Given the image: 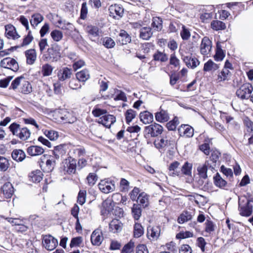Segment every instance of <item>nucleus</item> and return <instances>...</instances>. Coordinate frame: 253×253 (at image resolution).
<instances>
[{
    "instance_id": "obj_1",
    "label": "nucleus",
    "mask_w": 253,
    "mask_h": 253,
    "mask_svg": "<svg viewBox=\"0 0 253 253\" xmlns=\"http://www.w3.org/2000/svg\"><path fill=\"white\" fill-rule=\"evenodd\" d=\"M62 57L61 46L57 43L51 44L46 52H44L42 59L43 61H50L57 62Z\"/></svg>"
},
{
    "instance_id": "obj_2",
    "label": "nucleus",
    "mask_w": 253,
    "mask_h": 253,
    "mask_svg": "<svg viewBox=\"0 0 253 253\" xmlns=\"http://www.w3.org/2000/svg\"><path fill=\"white\" fill-rule=\"evenodd\" d=\"M163 131V126L157 123H154L145 127L144 136L146 138L149 136L154 137H157L162 134Z\"/></svg>"
},
{
    "instance_id": "obj_3",
    "label": "nucleus",
    "mask_w": 253,
    "mask_h": 253,
    "mask_svg": "<svg viewBox=\"0 0 253 253\" xmlns=\"http://www.w3.org/2000/svg\"><path fill=\"white\" fill-rule=\"evenodd\" d=\"M253 90L252 85L250 83H246L237 90L236 94L239 98L242 100L248 99L251 97Z\"/></svg>"
},
{
    "instance_id": "obj_4",
    "label": "nucleus",
    "mask_w": 253,
    "mask_h": 253,
    "mask_svg": "<svg viewBox=\"0 0 253 253\" xmlns=\"http://www.w3.org/2000/svg\"><path fill=\"white\" fill-rule=\"evenodd\" d=\"M253 206L249 205L247 201L239 198L238 210L239 214L242 216L249 217L253 213Z\"/></svg>"
},
{
    "instance_id": "obj_5",
    "label": "nucleus",
    "mask_w": 253,
    "mask_h": 253,
    "mask_svg": "<svg viewBox=\"0 0 253 253\" xmlns=\"http://www.w3.org/2000/svg\"><path fill=\"white\" fill-rule=\"evenodd\" d=\"M99 190L103 193L108 194L115 190V182L113 180L105 179L101 180L98 185Z\"/></svg>"
},
{
    "instance_id": "obj_6",
    "label": "nucleus",
    "mask_w": 253,
    "mask_h": 253,
    "mask_svg": "<svg viewBox=\"0 0 253 253\" xmlns=\"http://www.w3.org/2000/svg\"><path fill=\"white\" fill-rule=\"evenodd\" d=\"M58 243V240L50 235H46L43 237L42 244L47 250H53L57 246Z\"/></svg>"
},
{
    "instance_id": "obj_7",
    "label": "nucleus",
    "mask_w": 253,
    "mask_h": 253,
    "mask_svg": "<svg viewBox=\"0 0 253 253\" xmlns=\"http://www.w3.org/2000/svg\"><path fill=\"white\" fill-rule=\"evenodd\" d=\"M0 67L16 72L19 69L18 64L13 58L6 57L0 61Z\"/></svg>"
},
{
    "instance_id": "obj_8",
    "label": "nucleus",
    "mask_w": 253,
    "mask_h": 253,
    "mask_svg": "<svg viewBox=\"0 0 253 253\" xmlns=\"http://www.w3.org/2000/svg\"><path fill=\"white\" fill-rule=\"evenodd\" d=\"M110 16L116 19H119L123 17L124 9L122 5L115 4L111 5L109 8Z\"/></svg>"
},
{
    "instance_id": "obj_9",
    "label": "nucleus",
    "mask_w": 253,
    "mask_h": 253,
    "mask_svg": "<svg viewBox=\"0 0 253 253\" xmlns=\"http://www.w3.org/2000/svg\"><path fill=\"white\" fill-rule=\"evenodd\" d=\"M212 42L207 37H204L201 42L200 51L204 55H208L211 50Z\"/></svg>"
},
{
    "instance_id": "obj_10",
    "label": "nucleus",
    "mask_w": 253,
    "mask_h": 253,
    "mask_svg": "<svg viewBox=\"0 0 253 253\" xmlns=\"http://www.w3.org/2000/svg\"><path fill=\"white\" fill-rule=\"evenodd\" d=\"M72 75V69L67 67H64L59 70L57 77L59 81H64L69 79Z\"/></svg>"
},
{
    "instance_id": "obj_11",
    "label": "nucleus",
    "mask_w": 253,
    "mask_h": 253,
    "mask_svg": "<svg viewBox=\"0 0 253 253\" xmlns=\"http://www.w3.org/2000/svg\"><path fill=\"white\" fill-rule=\"evenodd\" d=\"M115 122L116 118L114 115L106 114L99 118V123L109 128Z\"/></svg>"
},
{
    "instance_id": "obj_12",
    "label": "nucleus",
    "mask_w": 253,
    "mask_h": 253,
    "mask_svg": "<svg viewBox=\"0 0 253 253\" xmlns=\"http://www.w3.org/2000/svg\"><path fill=\"white\" fill-rule=\"evenodd\" d=\"M67 169L66 172L69 174H74L76 171L77 160L71 157L65 160Z\"/></svg>"
},
{
    "instance_id": "obj_13",
    "label": "nucleus",
    "mask_w": 253,
    "mask_h": 253,
    "mask_svg": "<svg viewBox=\"0 0 253 253\" xmlns=\"http://www.w3.org/2000/svg\"><path fill=\"white\" fill-rule=\"evenodd\" d=\"M91 242L93 245L99 246L103 240V237L102 236V232L98 229L93 231L90 237Z\"/></svg>"
},
{
    "instance_id": "obj_14",
    "label": "nucleus",
    "mask_w": 253,
    "mask_h": 253,
    "mask_svg": "<svg viewBox=\"0 0 253 253\" xmlns=\"http://www.w3.org/2000/svg\"><path fill=\"white\" fill-rule=\"evenodd\" d=\"M168 134L167 132L165 136H162L160 139L155 141L154 145L157 148H165L171 144V141L169 138Z\"/></svg>"
},
{
    "instance_id": "obj_15",
    "label": "nucleus",
    "mask_w": 253,
    "mask_h": 253,
    "mask_svg": "<svg viewBox=\"0 0 253 253\" xmlns=\"http://www.w3.org/2000/svg\"><path fill=\"white\" fill-rule=\"evenodd\" d=\"M220 156V153L218 151H212L211 156H210V160L206 161L209 163L210 166V169H211V170L212 171L215 170V168L217 165V163Z\"/></svg>"
},
{
    "instance_id": "obj_16",
    "label": "nucleus",
    "mask_w": 253,
    "mask_h": 253,
    "mask_svg": "<svg viewBox=\"0 0 253 253\" xmlns=\"http://www.w3.org/2000/svg\"><path fill=\"white\" fill-rule=\"evenodd\" d=\"M131 41V37L124 30H121L117 36V42L120 44L125 45L127 43L130 42Z\"/></svg>"
},
{
    "instance_id": "obj_17",
    "label": "nucleus",
    "mask_w": 253,
    "mask_h": 253,
    "mask_svg": "<svg viewBox=\"0 0 253 253\" xmlns=\"http://www.w3.org/2000/svg\"><path fill=\"white\" fill-rule=\"evenodd\" d=\"M5 35L7 38L15 40L20 38V36L17 33L16 28L13 25H6L5 26Z\"/></svg>"
},
{
    "instance_id": "obj_18",
    "label": "nucleus",
    "mask_w": 253,
    "mask_h": 253,
    "mask_svg": "<svg viewBox=\"0 0 253 253\" xmlns=\"http://www.w3.org/2000/svg\"><path fill=\"white\" fill-rule=\"evenodd\" d=\"M210 166L208 162H205L204 164H199L198 165L197 168V170L198 171V174L201 178L204 179L207 178L208 169H209L211 170V169H210Z\"/></svg>"
},
{
    "instance_id": "obj_19",
    "label": "nucleus",
    "mask_w": 253,
    "mask_h": 253,
    "mask_svg": "<svg viewBox=\"0 0 253 253\" xmlns=\"http://www.w3.org/2000/svg\"><path fill=\"white\" fill-rule=\"evenodd\" d=\"M85 31L92 41H95L93 38H98L100 36V32L97 26L91 25H88L85 28Z\"/></svg>"
},
{
    "instance_id": "obj_20",
    "label": "nucleus",
    "mask_w": 253,
    "mask_h": 253,
    "mask_svg": "<svg viewBox=\"0 0 253 253\" xmlns=\"http://www.w3.org/2000/svg\"><path fill=\"white\" fill-rule=\"evenodd\" d=\"M1 191L6 198H10L14 193V188L9 182L5 183L1 188Z\"/></svg>"
},
{
    "instance_id": "obj_21",
    "label": "nucleus",
    "mask_w": 253,
    "mask_h": 253,
    "mask_svg": "<svg viewBox=\"0 0 253 253\" xmlns=\"http://www.w3.org/2000/svg\"><path fill=\"white\" fill-rule=\"evenodd\" d=\"M152 35L153 31L150 27H143L139 30V37L143 40H149Z\"/></svg>"
},
{
    "instance_id": "obj_22",
    "label": "nucleus",
    "mask_w": 253,
    "mask_h": 253,
    "mask_svg": "<svg viewBox=\"0 0 253 253\" xmlns=\"http://www.w3.org/2000/svg\"><path fill=\"white\" fill-rule=\"evenodd\" d=\"M178 132L180 136L183 135L187 137H191L194 134V129L188 125H184L178 128Z\"/></svg>"
},
{
    "instance_id": "obj_23",
    "label": "nucleus",
    "mask_w": 253,
    "mask_h": 253,
    "mask_svg": "<svg viewBox=\"0 0 253 253\" xmlns=\"http://www.w3.org/2000/svg\"><path fill=\"white\" fill-rule=\"evenodd\" d=\"M44 149L39 146L33 145L29 147L27 149V153L31 156H36L43 153Z\"/></svg>"
},
{
    "instance_id": "obj_24",
    "label": "nucleus",
    "mask_w": 253,
    "mask_h": 253,
    "mask_svg": "<svg viewBox=\"0 0 253 253\" xmlns=\"http://www.w3.org/2000/svg\"><path fill=\"white\" fill-rule=\"evenodd\" d=\"M26 62L29 65H33L37 58V53L35 49H30L25 51Z\"/></svg>"
},
{
    "instance_id": "obj_25",
    "label": "nucleus",
    "mask_w": 253,
    "mask_h": 253,
    "mask_svg": "<svg viewBox=\"0 0 253 253\" xmlns=\"http://www.w3.org/2000/svg\"><path fill=\"white\" fill-rule=\"evenodd\" d=\"M139 118L140 121L143 124H148L153 122V115L151 113L145 111L140 113Z\"/></svg>"
},
{
    "instance_id": "obj_26",
    "label": "nucleus",
    "mask_w": 253,
    "mask_h": 253,
    "mask_svg": "<svg viewBox=\"0 0 253 253\" xmlns=\"http://www.w3.org/2000/svg\"><path fill=\"white\" fill-rule=\"evenodd\" d=\"M113 210V205L110 200L104 201L102 204L101 214L107 215Z\"/></svg>"
},
{
    "instance_id": "obj_27",
    "label": "nucleus",
    "mask_w": 253,
    "mask_h": 253,
    "mask_svg": "<svg viewBox=\"0 0 253 253\" xmlns=\"http://www.w3.org/2000/svg\"><path fill=\"white\" fill-rule=\"evenodd\" d=\"M11 156L12 159L16 162H22L25 159L26 154L21 149H14L11 153Z\"/></svg>"
},
{
    "instance_id": "obj_28",
    "label": "nucleus",
    "mask_w": 253,
    "mask_h": 253,
    "mask_svg": "<svg viewBox=\"0 0 253 253\" xmlns=\"http://www.w3.org/2000/svg\"><path fill=\"white\" fill-rule=\"evenodd\" d=\"M33 40V37L32 35V32L31 31H29L28 34L23 40V42L20 45H17L15 46L11 47L9 50H13L14 49H16L20 47L24 46L29 44Z\"/></svg>"
},
{
    "instance_id": "obj_29",
    "label": "nucleus",
    "mask_w": 253,
    "mask_h": 253,
    "mask_svg": "<svg viewBox=\"0 0 253 253\" xmlns=\"http://www.w3.org/2000/svg\"><path fill=\"white\" fill-rule=\"evenodd\" d=\"M155 119L157 122L164 123L169 119V114L166 111L161 110L160 112L155 113Z\"/></svg>"
},
{
    "instance_id": "obj_30",
    "label": "nucleus",
    "mask_w": 253,
    "mask_h": 253,
    "mask_svg": "<svg viewBox=\"0 0 253 253\" xmlns=\"http://www.w3.org/2000/svg\"><path fill=\"white\" fill-rule=\"evenodd\" d=\"M42 173L40 170L32 171L29 175L30 180L33 182H39L42 179Z\"/></svg>"
},
{
    "instance_id": "obj_31",
    "label": "nucleus",
    "mask_w": 253,
    "mask_h": 253,
    "mask_svg": "<svg viewBox=\"0 0 253 253\" xmlns=\"http://www.w3.org/2000/svg\"><path fill=\"white\" fill-rule=\"evenodd\" d=\"M137 202L140 207L144 208L147 207L149 204L148 196L144 192L141 193L137 198Z\"/></svg>"
},
{
    "instance_id": "obj_32",
    "label": "nucleus",
    "mask_w": 253,
    "mask_h": 253,
    "mask_svg": "<svg viewBox=\"0 0 253 253\" xmlns=\"http://www.w3.org/2000/svg\"><path fill=\"white\" fill-rule=\"evenodd\" d=\"M151 27L154 31H160L163 28V20L159 17H153Z\"/></svg>"
},
{
    "instance_id": "obj_33",
    "label": "nucleus",
    "mask_w": 253,
    "mask_h": 253,
    "mask_svg": "<svg viewBox=\"0 0 253 253\" xmlns=\"http://www.w3.org/2000/svg\"><path fill=\"white\" fill-rule=\"evenodd\" d=\"M214 185L220 188H224L227 185V182L223 179L219 173L217 172L213 176Z\"/></svg>"
},
{
    "instance_id": "obj_34",
    "label": "nucleus",
    "mask_w": 253,
    "mask_h": 253,
    "mask_svg": "<svg viewBox=\"0 0 253 253\" xmlns=\"http://www.w3.org/2000/svg\"><path fill=\"white\" fill-rule=\"evenodd\" d=\"M142 210L140 205L134 204L131 208L132 215L135 220H138L141 216Z\"/></svg>"
},
{
    "instance_id": "obj_35",
    "label": "nucleus",
    "mask_w": 253,
    "mask_h": 253,
    "mask_svg": "<svg viewBox=\"0 0 253 253\" xmlns=\"http://www.w3.org/2000/svg\"><path fill=\"white\" fill-rule=\"evenodd\" d=\"M193 217L192 212L187 211H183L178 217L177 221L180 224H182L185 222L190 220Z\"/></svg>"
},
{
    "instance_id": "obj_36",
    "label": "nucleus",
    "mask_w": 253,
    "mask_h": 253,
    "mask_svg": "<svg viewBox=\"0 0 253 253\" xmlns=\"http://www.w3.org/2000/svg\"><path fill=\"white\" fill-rule=\"evenodd\" d=\"M77 79L80 82H85L90 77L89 71L87 69H84L76 74Z\"/></svg>"
},
{
    "instance_id": "obj_37",
    "label": "nucleus",
    "mask_w": 253,
    "mask_h": 253,
    "mask_svg": "<svg viewBox=\"0 0 253 253\" xmlns=\"http://www.w3.org/2000/svg\"><path fill=\"white\" fill-rule=\"evenodd\" d=\"M219 68V66L210 59L204 64L203 70L205 72H209L211 71H215Z\"/></svg>"
},
{
    "instance_id": "obj_38",
    "label": "nucleus",
    "mask_w": 253,
    "mask_h": 253,
    "mask_svg": "<svg viewBox=\"0 0 253 253\" xmlns=\"http://www.w3.org/2000/svg\"><path fill=\"white\" fill-rule=\"evenodd\" d=\"M160 234V228L159 226L153 227L148 228L147 236L152 238L153 239H157Z\"/></svg>"
},
{
    "instance_id": "obj_39",
    "label": "nucleus",
    "mask_w": 253,
    "mask_h": 253,
    "mask_svg": "<svg viewBox=\"0 0 253 253\" xmlns=\"http://www.w3.org/2000/svg\"><path fill=\"white\" fill-rule=\"evenodd\" d=\"M8 128L13 135L17 137H19L20 131L22 128L19 124L16 123H13L10 125Z\"/></svg>"
},
{
    "instance_id": "obj_40",
    "label": "nucleus",
    "mask_w": 253,
    "mask_h": 253,
    "mask_svg": "<svg viewBox=\"0 0 253 253\" xmlns=\"http://www.w3.org/2000/svg\"><path fill=\"white\" fill-rule=\"evenodd\" d=\"M211 25V28L215 31L223 30L226 28L225 24L219 20H213Z\"/></svg>"
},
{
    "instance_id": "obj_41",
    "label": "nucleus",
    "mask_w": 253,
    "mask_h": 253,
    "mask_svg": "<svg viewBox=\"0 0 253 253\" xmlns=\"http://www.w3.org/2000/svg\"><path fill=\"white\" fill-rule=\"evenodd\" d=\"M193 165L188 162H185L182 166L181 170L182 173L187 176H191L192 174V169Z\"/></svg>"
},
{
    "instance_id": "obj_42",
    "label": "nucleus",
    "mask_w": 253,
    "mask_h": 253,
    "mask_svg": "<svg viewBox=\"0 0 253 253\" xmlns=\"http://www.w3.org/2000/svg\"><path fill=\"white\" fill-rule=\"evenodd\" d=\"M31 17L30 23L33 27L38 26L43 20V17L40 13H35L32 15Z\"/></svg>"
},
{
    "instance_id": "obj_43",
    "label": "nucleus",
    "mask_w": 253,
    "mask_h": 253,
    "mask_svg": "<svg viewBox=\"0 0 253 253\" xmlns=\"http://www.w3.org/2000/svg\"><path fill=\"white\" fill-rule=\"evenodd\" d=\"M153 59L155 61L164 62L168 60V57L164 52L157 50L153 55Z\"/></svg>"
},
{
    "instance_id": "obj_44",
    "label": "nucleus",
    "mask_w": 253,
    "mask_h": 253,
    "mask_svg": "<svg viewBox=\"0 0 253 253\" xmlns=\"http://www.w3.org/2000/svg\"><path fill=\"white\" fill-rule=\"evenodd\" d=\"M133 235L135 238L141 237L144 233V229L141 224L135 223L133 227Z\"/></svg>"
},
{
    "instance_id": "obj_45",
    "label": "nucleus",
    "mask_w": 253,
    "mask_h": 253,
    "mask_svg": "<svg viewBox=\"0 0 253 253\" xmlns=\"http://www.w3.org/2000/svg\"><path fill=\"white\" fill-rule=\"evenodd\" d=\"M10 161L6 158L0 156V171H6L10 166Z\"/></svg>"
},
{
    "instance_id": "obj_46",
    "label": "nucleus",
    "mask_w": 253,
    "mask_h": 253,
    "mask_svg": "<svg viewBox=\"0 0 253 253\" xmlns=\"http://www.w3.org/2000/svg\"><path fill=\"white\" fill-rule=\"evenodd\" d=\"M136 112L133 109H129L127 110L125 114L126 123L127 124H129L132 120L136 117Z\"/></svg>"
},
{
    "instance_id": "obj_47",
    "label": "nucleus",
    "mask_w": 253,
    "mask_h": 253,
    "mask_svg": "<svg viewBox=\"0 0 253 253\" xmlns=\"http://www.w3.org/2000/svg\"><path fill=\"white\" fill-rule=\"evenodd\" d=\"M110 231L113 233L119 232L122 229V227L118 220H113L109 223Z\"/></svg>"
},
{
    "instance_id": "obj_48",
    "label": "nucleus",
    "mask_w": 253,
    "mask_h": 253,
    "mask_svg": "<svg viewBox=\"0 0 253 253\" xmlns=\"http://www.w3.org/2000/svg\"><path fill=\"white\" fill-rule=\"evenodd\" d=\"M31 135V132L27 127H22L18 138L22 141L27 140Z\"/></svg>"
},
{
    "instance_id": "obj_49",
    "label": "nucleus",
    "mask_w": 253,
    "mask_h": 253,
    "mask_svg": "<svg viewBox=\"0 0 253 253\" xmlns=\"http://www.w3.org/2000/svg\"><path fill=\"white\" fill-rule=\"evenodd\" d=\"M103 45L107 48H111L115 46V42L110 37H106L101 39Z\"/></svg>"
},
{
    "instance_id": "obj_50",
    "label": "nucleus",
    "mask_w": 253,
    "mask_h": 253,
    "mask_svg": "<svg viewBox=\"0 0 253 253\" xmlns=\"http://www.w3.org/2000/svg\"><path fill=\"white\" fill-rule=\"evenodd\" d=\"M46 171L49 172L52 171L56 165L55 158L50 157V158L46 161Z\"/></svg>"
},
{
    "instance_id": "obj_51",
    "label": "nucleus",
    "mask_w": 253,
    "mask_h": 253,
    "mask_svg": "<svg viewBox=\"0 0 253 253\" xmlns=\"http://www.w3.org/2000/svg\"><path fill=\"white\" fill-rule=\"evenodd\" d=\"M20 89L22 93L29 94L32 91V88L29 82L24 81L22 83Z\"/></svg>"
},
{
    "instance_id": "obj_52",
    "label": "nucleus",
    "mask_w": 253,
    "mask_h": 253,
    "mask_svg": "<svg viewBox=\"0 0 253 253\" xmlns=\"http://www.w3.org/2000/svg\"><path fill=\"white\" fill-rule=\"evenodd\" d=\"M53 67L49 64L46 63L42 65V72L43 76H50L53 71Z\"/></svg>"
},
{
    "instance_id": "obj_53",
    "label": "nucleus",
    "mask_w": 253,
    "mask_h": 253,
    "mask_svg": "<svg viewBox=\"0 0 253 253\" xmlns=\"http://www.w3.org/2000/svg\"><path fill=\"white\" fill-rule=\"evenodd\" d=\"M178 118L175 117L172 120L167 123L166 126L169 130H174L176 129L177 126L178 125Z\"/></svg>"
},
{
    "instance_id": "obj_54",
    "label": "nucleus",
    "mask_w": 253,
    "mask_h": 253,
    "mask_svg": "<svg viewBox=\"0 0 253 253\" xmlns=\"http://www.w3.org/2000/svg\"><path fill=\"white\" fill-rule=\"evenodd\" d=\"M51 37L55 42L60 41L63 38L62 32L58 30H54L51 32Z\"/></svg>"
},
{
    "instance_id": "obj_55",
    "label": "nucleus",
    "mask_w": 253,
    "mask_h": 253,
    "mask_svg": "<svg viewBox=\"0 0 253 253\" xmlns=\"http://www.w3.org/2000/svg\"><path fill=\"white\" fill-rule=\"evenodd\" d=\"M134 243L130 241L123 248L121 253H131L133 251Z\"/></svg>"
},
{
    "instance_id": "obj_56",
    "label": "nucleus",
    "mask_w": 253,
    "mask_h": 253,
    "mask_svg": "<svg viewBox=\"0 0 253 253\" xmlns=\"http://www.w3.org/2000/svg\"><path fill=\"white\" fill-rule=\"evenodd\" d=\"M88 13V9L86 2H84L82 4L80 13V18L84 20L86 17Z\"/></svg>"
},
{
    "instance_id": "obj_57",
    "label": "nucleus",
    "mask_w": 253,
    "mask_h": 253,
    "mask_svg": "<svg viewBox=\"0 0 253 253\" xmlns=\"http://www.w3.org/2000/svg\"><path fill=\"white\" fill-rule=\"evenodd\" d=\"M44 134L50 140H54L58 137V132L52 130H45L44 132Z\"/></svg>"
},
{
    "instance_id": "obj_58",
    "label": "nucleus",
    "mask_w": 253,
    "mask_h": 253,
    "mask_svg": "<svg viewBox=\"0 0 253 253\" xmlns=\"http://www.w3.org/2000/svg\"><path fill=\"white\" fill-rule=\"evenodd\" d=\"M230 74V71L227 69H223L222 71L218 76V79L220 81L228 80L229 75Z\"/></svg>"
},
{
    "instance_id": "obj_59",
    "label": "nucleus",
    "mask_w": 253,
    "mask_h": 253,
    "mask_svg": "<svg viewBox=\"0 0 253 253\" xmlns=\"http://www.w3.org/2000/svg\"><path fill=\"white\" fill-rule=\"evenodd\" d=\"M193 236V234L192 232L190 231H185V232H180L177 233L176 235V238L178 239H183L185 238H188L190 237H192Z\"/></svg>"
},
{
    "instance_id": "obj_60",
    "label": "nucleus",
    "mask_w": 253,
    "mask_h": 253,
    "mask_svg": "<svg viewBox=\"0 0 253 253\" xmlns=\"http://www.w3.org/2000/svg\"><path fill=\"white\" fill-rule=\"evenodd\" d=\"M220 171L227 177H233V173L232 169L230 168H227L224 166L222 165L220 167Z\"/></svg>"
},
{
    "instance_id": "obj_61",
    "label": "nucleus",
    "mask_w": 253,
    "mask_h": 253,
    "mask_svg": "<svg viewBox=\"0 0 253 253\" xmlns=\"http://www.w3.org/2000/svg\"><path fill=\"white\" fill-rule=\"evenodd\" d=\"M107 113L105 109H102L98 107H95L92 111V114L95 117H99L101 115H104Z\"/></svg>"
},
{
    "instance_id": "obj_62",
    "label": "nucleus",
    "mask_w": 253,
    "mask_h": 253,
    "mask_svg": "<svg viewBox=\"0 0 253 253\" xmlns=\"http://www.w3.org/2000/svg\"><path fill=\"white\" fill-rule=\"evenodd\" d=\"M63 148V146L62 145L54 146V149L53 151V154L55 155L56 159H58L60 157V155L63 154L64 152Z\"/></svg>"
},
{
    "instance_id": "obj_63",
    "label": "nucleus",
    "mask_w": 253,
    "mask_h": 253,
    "mask_svg": "<svg viewBox=\"0 0 253 253\" xmlns=\"http://www.w3.org/2000/svg\"><path fill=\"white\" fill-rule=\"evenodd\" d=\"M205 231L209 234L214 230V224L213 222L210 220L207 219L205 223Z\"/></svg>"
},
{
    "instance_id": "obj_64",
    "label": "nucleus",
    "mask_w": 253,
    "mask_h": 253,
    "mask_svg": "<svg viewBox=\"0 0 253 253\" xmlns=\"http://www.w3.org/2000/svg\"><path fill=\"white\" fill-rule=\"evenodd\" d=\"M86 180L87 181L88 184L90 186H92L95 183L96 180H97V177L95 173H89L87 176Z\"/></svg>"
}]
</instances>
